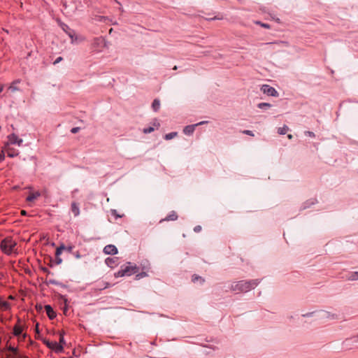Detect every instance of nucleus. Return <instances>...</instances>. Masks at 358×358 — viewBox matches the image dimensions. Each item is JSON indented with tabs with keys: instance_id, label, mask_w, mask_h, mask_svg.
<instances>
[{
	"instance_id": "nucleus-42",
	"label": "nucleus",
	"mask_w": 358,
	"mask_h": 358,
	"mask_svg": "<svg viewBox=\"0 0 358 358\" xmlns=\"http://www.w3.org/2000/svg\"><path fill=\"white\" fill-rule=\"evenodd\" d=\"M108 283H106V285H105V286H103V287H100L99 289H105V288H106V287H108Z\"/></svg>"
},
{
	"instance_id": "nucleus-39",
	"label": "nucleus",
	"mask_w": 358,
	"mask_h": 358,
	"mask_svg": "<svg viewBox=\"0 0 358 358\" xmlns=\"http://www.w3.org/2000/svg\"><path fill=\"white\" fill-rule=\"evenodd\" d=\"M352 339L354 340V342L358 343V334L355 336H354Z\"/></svg>"
},
{
	"instance_id": "nucleus-10",
	"label": "nucleus",
	"mask_w": 358,
	"mask_h": 358,
	"mask_svg": "<svg viewBox=\"0 0 358 358\" xmlns=\"http://www.w3.org/2000/svg\"><path fill=\"white\" fill-rule=\"evenodd\" d=\"M45 310L46 311V313H47L48 317L50 320H52L56 317L55 312L53 310L52 308L50 305L45 306Z\"/></svg>"
},
{
	"instance_id": "nucleus-24",
	"label": "nucleus",
	"mask_w": 358,
	"mask_h": 358,
	"mask_svg": "<svg viewBox=\"0 0 358 358\" xmlns=\"http://www.w3.org/2000/svg\"><path fill=\"white\" fill-rule=\"evenodd\" d=\"M65 249H66V248L64 247V245H62L59 246L56 250L55 255L59 256L62 254V251Z\"/></svg>"
},
{
	"instance_id": "nucleus-44",
	"label": "nucleus",
	"mask_w": 358,
	"mask_h": 358,
	"mask_svg": "<svg viewBox=\"0 0 358 358\" xmlns=\"http://www.w3.org/2000/svg\"><path fill=\"white\" fill-rule=\"evenodd\" d=\"M287 138H288L289 140H291V139H292L293 136H292V134H288V135H287Z\"/></svg>"
},
{
	"instance_id": "nucleus-15",
	"label": "nucleus",
	"mask_w": 358,
	"mask_h": 358,
	"mask_svg": "<svg viewBox=\"0 0 358 358\" xmlns=\"http://www.w3.org/2000/svg\"><path fill=\"white\" fill-rule=\"evenodd\" d=\"M178 219V215L175 211H172L167 217L164 219L161 220L162 222L163 220L166 221H174Z\"/></svg>"
},
{
	"instance_id": "nucleus-26",
	"label": "nucleus",
	"mask_w": 358,
	"mask_h": 358,
	"mask_svg": "<svg viewBox=\"0 0 358 358\" xmlns=\"http://www.w3.org/2000/svg\"><path fill=\"white\" fill-rule=\"evenodd\" d=\"M15 83H13L8 88L12 92H15L19 90V88L15 85Z\"/></svg>"
},
{
	"instance_id": "nucleus-17",
	"label": "nucleus",
	"mask_w": 358,
	"mask_h": 358,
	"mask_svg": "<svg viewBox=\"0 0 358 358\" xmlns=\"http://www.w3.org/2000/svg\"><path fill=\"white\" fill-rule=\"evenodd\" d=\"M265 45H278L280 48L288 46V43L285 41H279V42H275V43H266Z\"/></svg>"
},
{
	"instance_id": "nucleus-36",
	"label": "nucleus",
	"mask_w": 358,
	"mask_h": 358,
	"mask_svg": "<svg viewBox=\"0 0 358 358\" xmlns=\"http://www.w3.org/2000/svg\"><path fill=\"white\" fill-rule=\"evenodd\" d=\"M257 24H260L262 27H263L264 28H267V29L270 28V26L268 24L261 23L259 22H258Z\"/></svg>"
},
{
	"instance_id": "nucleus-49",
	"label": "nucleus",
	"mask_w": 358,
	"mask_h": 358,
	"mask_svg": "<svg viewBox=\"0 0 358 358\" xmlns=\"http://www.w3.org/2000/svg\"><path fill=\"white\" fill-rule=\"evenodd\" d=\"M177 69H178L177 66H175L173 68V70H176Z\"/></svg>"
},
{
	"instance_id": "nucleus-5",
	"label": "nucleus",
	"mask_w": 358,
	"mask_h": 358,
	"mask_svg": "<svg viewBox=\"0 0 358 358\" xmlns=\"http://www.w3.org/2000/svg\"><path fill=\"white\" fill-rule=\"evenodd\" d=\"M261 90L264 94H266L268 96H272L275 97L278 96V92L275 90V89L271 87L268 85H262Z\"/></svg>"
},
{
	"instance_id": "nucleus-47",
	"label": "nucleus",
	"mask_w": 358,
	"mask_h": 358,
	"mask_svg": "<svg viewBox=\"0 0 358 358\" xmlns=\"http://www.w3.org/2000/svg\"><path fill=\"white\" fill-rule=\"evenodd\" d=\"M21 213H22V215H25L26 214V212L24 210H22Z\"/></svg>"
},
{
	"instance_id": "nucleus-6",
	"label": "nucleus",
	"mask_w": 358,
	"mask_h": 358,
	"mask_svg": "<svg viewBox=\"0 0 358 358\" xmlns=\"http://www.w3.org/2000/svg\"><path fill=\"white\" fill-rule=\"evenodd\" d=\"M206 123H207L206 121H202V122H199L197 124H195L186 126L183 129V133L185 135H188V136L192 135L194 133L196 127H197L199 125H201V124H206Z\"/></svg>"
},
{
	"instance_id": "nucleus-13",
	"label": "nucleus",
	"mask_w": 358,
	"mask_h": 358,
	"mask_svg": "<svg viewBox=\"0 0 358 358\" xmlns=\"http://www.w3.org/2000/svg\"><path fill=\"white\" fill-rule=\"evenodd\" d=\"M19 323H20V320H18L17 324H15L13 328V334L16 336H20L23 331V327L21 325H20Z\"/></svg>"
},
{
	"instance_id": "nucleus-50",
	"label": "nucleus",
	"mask_w": 358,
	"mask_h": 358,
	"mask_svg": "<svg viewBox=\"0 0 358 358\" xmlns=\"http://www.w3.org/2000/svg\"><path fill=\"white\" fill-rule=\"evenodd\" d=\"M63 358H72V357H63Z\"/></svg>"
},
{
	"instance_id": "nucleus-23",
	"label": "nucleus",
	"mask_w": 358,
	"mask_h": 358,
	"mask_svg": "<svg viewBox=\"0 0 358 358\" xmlns=\"http://www.w3.org/2000/svg\"><path fill=\"white\" fill-rule=\"evenodd\" d=\"M178 136V133L177 132H171L169 134H167L164 136V138L166 140H171L175 137H176Z\"/></svg>"
},
{
	"instance_id": "nucleus-35",
	"label": "nucleus",
	"mask_w": 358,
	"mask_h": 358,
	"mask_svg": "<svg viewBox=\"0 0 358 358\" xmlns=\"http://www.w3.org/2000/svg\"><path fill=\"white\" fill-rule=\"evenodd\" d=\"M199 279L201 280L202 282L204 281V280H203V279H201V277H199V276L194 275V276L192 277V280H193L194 282H195L196 280H199Z\"/></svg>"
},
{
	"instance_id": "nucleus-8",
	"label": "nucleus",
	"mask_w": 358,
	"mask_h": 358,
	"mask_svg": "<svg viewBox=\"0 0 358 358\" xmlns=\"http://www.w3.org/2000/svg\"><path fill=\"white\" fill-rule=\"evenodd\" d=\"M9 145L10 144H17L18 146H21L22 143V139L19 138L15 134H11L8 136Z\"/></svg>"
},
{
	"instance_id": "nucleus-37",
	"label": "nucleus",
	"mask_w": 358,
	"mask_h": 358,
	"mask_svg": "<svg viewBox=\"0 0 358 358\" xmlns=\"http://www.w3.org/2000/svg\"><path fill=\"white\" fill-rule=\"evenodd\" d=\"M145 276H146V273H141L140 274L136 275V278L137 279H140L141 278H143V277H145Z\"/></svg>"
},
{
	"instance_id": "nucleus-40",
	"label": "nucleus",
	"mask_w": 358,
	"mask_h": 358,
	"mask_svg": "<svg viewBox=\"0 0 358 358\" xmlns=\"http://www.w3.org/2000/svg\"><path fill=\"white\" fill-rule=\"evenodd\" d=\"M111 213H112V215H115L116 217H120L119 215L117 214V210H112Z\"/></svg>"
},
{
	"instance_id": "nucleus-7",
	"label": "nucleus",
	"mask_w": 358,
	"mask_h": 358,
	"mask_svg": "<svg viewBox=\"0 0 358 358\" xmlns=\"http://www.w3.org/2000/svg\"><path fill=\"white\" fill-rule=\"evenodd\" d=\"M3 148L9 157H14L19 155L18 150L11 148L8 143H5Z\"/></svg>"
},
{
	"instance_id": "nucleus-38",
	"label": "nucleus",
	"mask_w": 358,
	"mask_h": 358,
	"mask_svg": "<svg viewBox=\"0 0 358 358\" xmlns=\"http://www.w3.org/2000/svg\"><path fill=\"white\" fill-rule=\"evenodd\" d=\"M56 262L57 264H60L62 262V259L59 257V256H56Z\"/></svg>"
},
{
	"instance_id": "nucleus-20",
	"label": "nucleus",
	"mask_w": 358,
	"mask_h": 358,
	"mask_svg": "<svg viewBox=\"0 0 358 358\" xmlns=\"http://www.w3.org/2000/svg\"><path fill=\"white\" fill-rule=\"evenodd\" d=\"M152 108L155 111H157L160 108V101L159 99H155L152 103Z\"/></svg>"
},
{
	"instance_id": "nucleus-21",
	"label": "nucleus",
	"mask_w": 358,
	"mask_h": 358,
	"mask_svg": "<svg viewBox=\"0 0 358 358\" xmlns=\"http://www.w3.org/2000/svg\"><path fill=\"white\" fill-rule=\"evenodd\" d=\"M116 259L115 258H110V257H108L106 259V264L108 266H110V267H113V265H115L116 264Z\"/></svg>"
},
{
	"instance_id": "nucleus-46",
	"label": "nucleus",
	"mask_w": 358,
	"mask_h": 358,
	"mask_svg": "<svg viewBox=\"0 0 358 358\" xmlns=\"http://www.w3.org/2000/svg\"><path fill=\"white\" fill-rule=\"evenodd\" d=\"M96 41H103V39H101V38H96Z\"/></svg>"
},
{
	"instance_id": "nucleus-31",
	"label": "nucleus",
	"mask_w": 358,
	"mask_h": 358,
	"mask_svg": "<svg viewBox=\"0 0 358 358\" xmlns=\"http://www.w3.org/2000/svg\"><path fill=\"white\" fill-rule=\"evenodd\" d=\"M80 130V127H73L71 129V131L72 134H76Z\"/></svg>"
},
{
	"instance_id": "nucleus-12",
	"label": "nucleus",
	"mask_w": 358,
	"mask_h": 358,
	"mask_svg": "<svg viewBox=\"0 0 358 358\" xmlns=\"http://www.w3.org/2000/svg\"><path fill=\"white\" fill-rule=\"evenodd\" d=\"M41 196L40 192H36L33 193H30L29 195L27 198V201L31 203L34 201L38 197Z\"/></svg>"
},
{
	"instance_id": "nucleus-4",
	"label": "nucleus",
	"mask_w": 358,
	"mask_h": 358,
	"mask_svg": "<svg viewBox=\"0 0 358 358\" xmlns=\"http://www.w3.org/2000/svg\"><path fill=\"white\" fill-rule=\"evenodd\" d=\"M44 343L47 347L53 350L57 353L62 352L64 350V347L62 345L57 343V342H51L49 341H45Z\"/></svg>"
},
{
	"instance_id": "nucleus-2",
	"label": "nucleus",
	"mask_w": 358,
	"mask_h": 358,
	"mask_svg": "<svg viewBox=\"0 0 358 358\" xmlns=\"http://www.w3.org/2000/svg\"><path fill=\"white\" fill-rule=\"evenodd\" d=\"M138 268L136 265H133L129 262L127 265L122 266L120 270L115 273V276L117 278L125 275L130 276L138 272Z\"/></svg>"
},
{
	"instance_id": "nucleus-3",
	"label": "nucleus",
	"mask_w": 358,
	"mask_h": 358,
	"mask_svg": "<svg viewBox=\"0 0 358 358\" xmlns=\"http://www.w3.org/2000/svg\"><path fill=\"white\" fill-rule=\"evenodd\" d=\"M17 245L15 241L11 237H6L1 242V249L6 255H10L15 251V248Z\"/></svg>"
},
{
	"instance_id": "nucleus-18",
	"label": "nucleus",
	"mask_w": 358,
	"mask_h": 358,
	"mask_svg": "<svg viewBox=\"0 0 358 358\" xmlns=\"http://www.w3.org/2000/svg\"><path fill=\"white\" fill-rule=\"evenodd\" d=\"M347 279L348 280H358V272L357 271H355V272H351L350 273H348V275H347Z\"/></svg>"
},
{
	"instance_id": "nucleus-25",
	"label": "nucleus",
	"mask_w": 358,
	"mask_h": 358,
	"mask_svg": "<svg viewBox=\"0 0 358 358\" xmlns=\"http://www.w3.org/2000/svg\"><path fill=\"white\" fill-rule=\"evenodd\" d=\"M271 106V105L268 103H259L258 105H257V107L259 108H270Z\"/></svg>"
},
{
	"instance_id": "nucleus-48",
	"label": "nucleus",
	"mask_w": 358,
	"mask_h": 358,
	"mask_svg": "<svg viewBox=\"0 0 358 358\" xmlns=\"http://www.w3.org/2000/svg\"><path fill=\"white\" fill-rule=\"evenodd\" d=\"M72 248L71 247H69L67 248V250L70 252Z\"/></svg>"
},
{
	"instance_id": "nucleus-11",
	"label": "nucleus",
	"mask_w": 358,
	"mask_h": 358,
	"mask_svg": "<svg viewBox=\"0 0 358 358\" xmlns=\"http://www.w3.org/2000/svg\"><path fill=\"white\" fill-rule=\"evenodd\" d=\"M159 126H160L159 122L156 121L153 123V127H149L148 128H145V129H143V131L144 134H149V133L154 131L155 128L158 129L159 127Z\"/></svg>"
},
{
	"instance_id": "nucleus-33",
	"label": "nucleus",
	"mask_w": 358,
	"mask_h": 358,
	"mask_svg": "<svg viewBox=\"0 0 358 358\" xmlns=\"http://www.w3.org/2000/svg\"><path fill=\"white\" fill-rule=\"evenodd\" d=\"M62 60H63V58H62V57H57V58L55 59V61L53 62V64H55H55H58L59 62H61V61H62Z\"/></svg>"
},
{
	"instance_id": "nucleus-9",
	"label": "nucleus",
	"mask_w": 358,
	"mask_h": 358,
	"mask_svg": "<svg viewBox=\"0 0 358 358\" xmlns=\"http://www.w3.org/2000/svg\"><path fill=\"white\" fill-rule=\"evenodd\" d=\"M103 252L107 255H115L117 253V249L113 245H108L103 248Z\"/></svg>"
},
{
	"instance_id": "nucleus-16",
	"label": "nucleus",
	"mask_w": 358,
	"mask_h": 358,
	"mask_svg": "<svg viewBox=\"0 0 358 358\" xmlns=\"http://www.w3.org/2000/svg\"><path fill=\"white\" fill-rule=\"evenodd\" d=\"M71 211L75 216H78L80 214L78 205L75 202L71 203Z\"/></svg>"
},
{
	"instance_id": "nucleus-30",
	"label": "nucleus",
	"mask_w": 358,
	"mask_h": 358,
	"mask_svg": "<svg viewBox=\"0 0 358 358\" xmlns=\"http://www.w3.org/2000/svg\"><path fill=\"white\" fill-rule=\"evenodd\" d=\"M5 150H2L0 152V162H2L5 157Z\"/></svg>"
},
{
	"instance_id": "nucleus-45",
	"label": "nucleus",
	"mask_w": 358,
	"mask_h": 358,
	"mask_svg": "<svg viewBox=\"0 0 358 358\" xmlns=\"http://www.w3.org/2000/svg\"><path fill=\"white\" fill-rule=\"evenodd\" d=\"M36 331L38 333V324H37L36 326Z\"/></svg>"
},
{
	"instance_id": "nucleus-34",
	"label": "nucleus",
	"mask_w": 358,
	"mask_h": 358,
	"mask_svg": "<svg viewBox=\"0 0 358 358\" xmlns=\"http://www.w3.org/2000/svg\"><path fill=\"white\" fill-rule=\"evenodd\" d=\"M305 134L306 136H310V137H315V134L313 132H312V131H306Z\"/></svg>"
},
{
	"instance_id": "nucleus-14",
	"label": "nucleus",
	"mask_w": 358,
	"mask_h": 358,
	"mask_svg": "<svg viewBox=\"0 0 358 358\" xmlns=\"http://www.w3.org/2000/svg\"><path fill=\"white\" fill-rule=\"evenodd\" d=\"M63 30L69 36V37L73 39L76 36L75 31L71 30L67 25L64 24L62 27Z\"/></svg>"
},
{
	"instance_id": "nucleus-41",
	"label": "nucleus",
	"mask_w": 358,
	"mask_h": 358,
	"mask_svg": "<svg viewBox=\"0 0 358 358\" xmlns=\"http://www.w3.org/2000/svg\"><path fill=\"white\" fill-rule=\"evenodd\" d=\"M9 350L11 351L13 353H17V350L14 348L10 347Z\"/></svg>"
},
{
	"instance_id": "nucleus-43",
	"label": "nucleus",
	"mask_w": 358,
	"mask_h": 358,
	"mask_svg": "<svg viewBox=\"0 0 358 358\" xmlns=\"http://www.w3.org/2000/svg\"><path fill=\"white\" fill-rule=\"evenodd\" d=\"M3 85H0V94L1 93V92L3 91Z\"/></svg>"
},
{
	"instance_id": "nucleus-32",
	"label": "nucleus",
	"mask_w": 358,
	"mask_h": 358,
	"mask_svg": "<svg viewBox=\"0 0 358 358\" xmlns=\"http://www.w3.org/2000/svg\"><path fill=\"white\" fill-rule=\"evenodd\" d=\"M201 230V227L200 225H197L194 228V231L196 233L200 232Z\"/></svg>"
},
{
	"instance_id": "nucleus-19",
	"label": "nucleus",
	"mask_w": 358,
	"mask_h": 358,
	"mask_svg": "<svg viewBox=\"0 0 358 358\" xmlns=\"http://www.w3.org/2000/svg\"><path fill=\"white\" fill-rule=\"evenodd\" d=\"M324 317L328 318L329 320H336L338 319V316L335 313H331L330 312L325 311L323 315Z\"/></svg>"
},
{
	"instance_id": "nucleus-28",
	"label": "nucleus",
	"mask_w": 358,
	"mask_h": 358,
	"mask_svg": "<svg viewBox=\"0 0 358 358\" xmlns=\"http://www.w3.org/2000/svg\"><path fill=\"white\" fill-rule=\"evenodd\" d=\"M8 358H27V357L19 355H17V353H13V355H10Z\"/></svg>"
},
{
	"instance_id": "nucleus-29",
	"label": "nucleus",
	"mask_w": 358,
	"mask_h": 358,
	"mask_svg": "<svg viewBox=\"0 0 358 358\" xmlns=\"http://www.w3.org/2000/svg\"><path fill=\"white\" fill-rule=\"evenodd\" d=\"M242 133L244 134H247V135L251 136H255L254 133L252 131H250V130H243L242 131Z\"/></svg>"
},
{
	"instance_id": "nucleus-27",
	"label": "nucleus",
	"mask_w": 358,
	"mask_h": 358,
	"mask_svg": "<svg viewBox=\"0 0 358 358\" xmlns=\"http://www.w3.org/2000/svg\"><path fill=\"white\" fill-rule=\"evenodd\" d=\"M59 344L62 345L63 347H64V345L66 344V342H65L64 338V334L63 333L60 334V338H59Z\"/></svg>"
},
{
	"instance_id": "nucleus-22",
	"label": "nucleus",
	"mask_w": 358,
	"mask_h": 358,
	"mask_svg": "<svg viewBox=\"0 0 358 358\" xmlns=\"http://www.w3.org/2000/svg\"><path fill=\"white\" fill-rule=\"evenodd\" d=\"M288 130H289V127L285 125L282 127L278 128V132L280 135H284L287 132Z\"/></svg>"
},
{
	"instance_id": "nucleus-1",
	"label": "nucleus",
	"mask_w": 358,
	"mask_h": 358,
	"mask_svg": "<svg viewBox=\"0 0 358 358\" xmlns=\"http://www.w3.org/2000/svg\"><path fill=\"white\" fill-rule=\"evenodd\" d=\"M259 283L258 280H252L250 281L241 280L231 283L229 289L234 292H247L256 287Z\"/></svg>"
}]
</instances>
